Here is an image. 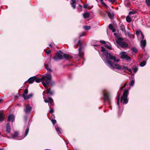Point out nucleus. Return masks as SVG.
Segmentation results:
<instances>
[{"label": "nucleus", "instance_id": "9", "mask_svg": "<svg viewBox=\"0 0 150 150\" xmlns=\"http://www.w3.org/2000/svg\"><path fill=\"white\" fill-rule=\"evenodd\" d=\"M32 110V107L29 104H27L25 105L24 109V111L26 114L29 113Z\"/></svg>", "mask_w": 150, "mask_h": 150}, {"label": "nucleus", "instance_id": "6", "mask_svg": "<svg viewBox=\"0 0 150 150\" xmlns=\"http://www.w3.org/2000/svg\"><path fill=\"white\" fill-rule=\"evenodd\" d=\"M103 94L104 100L109 103L110 100V98L109 96L108 92L107 90L105 89L103 91Z\"/></svg>", "mask_w": 150, "mask_h": 150}, {"label": "nucleus", "instance_id": "41", "mask_svg": "<svg viewBox=\"0 0 150 150\" xmlns=\"http://www.w3.org/2000/svg\"><path fill=\"white\" fill-rule=\"evenodd\" d=\"M105 47L107 49L109 50H111L112 49L110 45H108L107 44H105Z\"/></svg>", "mask_w": 150, "mask_h": 150}, {"label": "nucleus", "instance_id": "28", "mask_svg": "<svg viewBox=\"0 0 150 150\" xmlns=\"http://www.w3.org/2000/svg\"><path fill=\"white\" fill-rule=\"evenodd\" d=\"M133 71H132V74L133 75H134V74L138 70V67H136L134 68H132Z\"/></svg>", "mask_w": 150, "mask_h": 150}, {"label": "nucleus", "instance_id": "37", "mask_svg": "<svg viewBox=\"0 0 150 150\" xmlns=\"http://www.w3.org/2000/svg\"><path fill=\"white\" fill-rule=\"evenodd\" d=\"M42 83L43 84V86L46 88H47L48 86H47V85L48 84H47V83L45 82V81H43L42 82Z\"/></svg>", "mask_w": 150, "mask_h": 150}, {"label": "nucleus", "instance_id": "57", "mask_svg": "<svg viewBox=\"0 0 150 150\" xmlns=\"http://www.w3.org/2000/svg\"><path fill=\"white\" fill-rule=\"evenodd\" d=\"M127 84V83H125L124 84V86H125H125H126Z\"/></svg>", "mask_w": 150, "mask_h": 150}, {"label": "nucleus", "instance_id": "17", "mask_svg": "<svg viewBox=\"0 0 150 150\" xmlns=\"http://www.w3.org/2000/svg\"><path fill=\"white\" fill-rule=\"evenodd\" d=\"M122 68L121 70H124V71H125V70H127L128 71L130 72L131 73H132V71L131 69H129L127 67L123 65H122Z\"/></svg>", "mask_w": 150, "mask_h": 150}, {"label": "nucleus", "instance_id": "25", "mask_svg": "<svg viewBox=\"0 0 150 150\" xmlns=\"http://www.w3.org/2000/svg\"><path fill=\"white\" fill-rule=\"evenodd\" d=\"M109 28L110 29V30H112V32L113 33H114V32H115V29L114 28L112 24H109Z\"/></svg>", "mask_w": 150, "mask_h": 150}, {"label": "nucleus", "instance_id": "40", "mask_svg": "<svg viewBox=\"0 0 150 150\" xmlns=\"http://www.w3.org/2000/svg\"><path fill=\"white\" fill-rule=\"evenodd\" d=\"M83 28L86 30H87L90 29L91 28L90 26H83Z\"/></svg>", "mask_w": 150, "mask_h": 150}, {"label": "nucleus", "instance_id": "14", "mask_svg": "<svg viewBox=\"0 0 150 150\" xmlns=\"http://www.w3.org/2000/svg\"><path fill=\"white\" fill-rule=\"evenodd\" d=\"M144 38H142L140 42V46L142 48H144L145 47L146 41L145 40H144Z\"/></svg>", "mask_w": 150, "mask_h": 150}, {"label": "nucleus", "instance_id": "39", "mask_svg": "<svg viewBox=\"0 0 150 150\" xmlns=\"http://www.w3.org/2000/svg\"><path fill=\"white\" fill-rule=\"evenodd\" d=\"M45 67L46 69L49 71L51 72L52 71V70L48 68V65L47 64H45Z\"/></svg>", "mask_w": 150, "mask_h": 150}, {"label": "nucleus", "instance_id": "44", "mask_svg": "<svg viewBox=\"0 0 150 150\" xmlns=\"http://www.w3.org/2000/svg\"><path fill=\"white\" fill-rule=\"evenodd\" d=\"M51 52V51L50 50H49L47 51V50H46L45 51V52L47 55L49 54Z\"/></svg>", "mask_w": 150, "mask_h": 150}, {"label": "nucleus", "instance_id": "20", "mask_svg": "<svg viewBox=\"0 0 150 150\" xmlns=\"http://www.w3.org/2000/svg\"><path fill=\"white\" fill-rule=\"evenodd\" d=\"M55 129L58 134H61L62 133V130L57 126H56L55 127Z\"/></svg>", "mask_w": 150, "mask_h": 150}, {"label": "nucleus", "instance_id": "23", "mask_svg": "<svg viewBox=\"0 0 150 150\" xmlns=\"http://www.w3.org/2000/svg\"><path fill=\"white\" fill-rule=\"evenodd\" d=\"M4 116L2 112H0V121H3L4 120Z\"/></svg>", "mask_w": 150, "mask_h": 150}, {"label": "nucleus", "instance_id": "62", "mask_svg": "<svg viewBox=\"0 0 150 150\" xmlns=\"http://www.w3.org/2000/svg\"><path fill=\"white\" fill-rule=\"evenodd\" d=\"M94 46H96V45H94Z\"/></svg>", "mask_w": 150, "mask_h": 150}, {"label": "nucleus", "instance_id": "5", "mask_svg": "<svg viewBox=\"0 0 150 150\" xmlns=\"http://www.w3.org/2000/svg\"><path fill=\"white\" fill-rule=\"evenodd\" d=\"M52 79V75L50 74H45L42 77V81H45L47 84H49L50 83Z\"/></svg>", "mask_w": 150, "mask_h": 150}, {"label": "nucleus", "instance_id": "34", "mask_svg": "<svg viewBox=\"0 0 150 150\" xmlns=\"http://www.w3.org/2000/svg\"><path fill=\"white\" fill-rule=\"evenodd\" d=\"M145 2L148 7L150 6V0H145Z\"/></svg>", "mask_w": 150, "mask_h": 150}, {"label": "nucleus", "instance_id": "27", "mask_svg": "<svg viewBox=\"0 0 150 150\" xmlns=\"http://www.w3.org/2000/svg\"><path fill=\"white\" fill-rule=\"evenodd\" d=\"M64 57L66 59L68 60L71 58L67 54H64L63 55V58Z\"/></svg>", "mask_w": 150, "mask_h": 150}, {"label": "nucleus", "instance_id": "10", "mask_svg": "<svg viewBox=\"0 0 150 150\" xmlns=\"http://www.w3.org/2000/svg\"><path fill=\"white\" fill-rule=\"evenodd\" d=\"M18 133L17 132H14V134H13L11 135V136L10 137H8L9 138H11L14 139H19L18 138Z\"/></svg>", "mask_w": 150, "mask_h": 150}, {"label": "nucleus", "instance_id": "45", "mask_svg": "<svg viewBox=\"0 0 150 150\" xmlns=\"http://www.w3.org/2000/svg\"><path fill=\"white\" fill-rule=\"evenodd\" d=\"M100 43H101L102 44H105V45L106 44V42L104 41H103V40H100Z\"/></svg>", "mask_w": 150, "mask_h": 150}, {"label": "nucleus", "instance_id": "42", "mask_svg": "<svg viewBox=\"0 0 150 150\" xmlns=\"http://www.w3.org/2000/svg\"><path fill=\"white\" fill-rule=\"evenodd\" d=\"M134 80H132L131 81V82L130 83V85L131 86H133L134 83Z\"/></svg>", "mask_w": 150, "mask_h": 150}, {"label": "nucleus", "instance_id": "4", "mask_svg": "<svg viewBox=\"0 0 150 150\" xmlns=\"http://www.w3.org/2000/svg\"><path fill=\"white\" fill-rule=\"evenodd\" d=\"M116 43L118 47H121L122 48H126L128 46V44L125 42L123 41V38H117L116 40Z\"/></svg>", "mask_w": 150, "mask_h": 150}, {"label": "nucleus", "instance_id": "47", "mask_svg": "<svg viewBox=\"0 0 150 150\" xmlns=\"http://www.w3.org/2000/svg\"><path fill=\"white\" fill-rule=\"evenodd\" d=\"M28 91L27 89H25L24 91V93L25 94H27L28 93Z\"/></svg>", "mask_w": 150, "mask_h": 150}, {"label": "nucleus", "instance_id": "22", "mask_svg": "<svg viewBox=\"0 0 150 150\" xmlns=\"http://www.w3.org/2000/svg\"><path fill=\"white\" fill-rule=\"evenodd\" d=\"M71 2L70 3V4L71 5V6L74 9H75L76 8V5L74 4L76 3V1L75 0H72Z\"/></svg>", "mask_w": 150, "mask_h": 150}, {"label": "nucleus", "instance_id": "60", "mask_svg": "<svg viewBox=\"0 0 150 150\" xmlns=\"http://www.w3.org/2000/svg\"><path fill=\"white\" fill-rule=\"evenodd\" d=\"M0 150H4V149L3 148H1L0 149Z\"/></svg>", "mask_w": 150, "mask_h": 150}, {"label": "nucleus", "instance_id": "36", "mask_svg": "<svg viewBox=\"0 0 150 150\" xmlns=\"http://www.w3.org/2000/svg\"><path fill=\"white\" fill-rule=\"evenodd\" d=\"M120 94H119L118 95V96L117 97V105L118 106V107H119V101L120 100Z\"/></svg>", "mask_w": 150, "mask_h": 150}, {"label": "nucleus", "instance_id": "53", "mask_svg": "<svg viewBox=\"0 0 150 150\" xmlns=\"http://www.w3.org/2000/svg\"><path fill=\"white\" fill-rule=\"evenodd\" d=\"M85 35V33H83L82 34L80 35V37L84 36Z\"/></svg>", "mask_w": 150, "mask_h": 150}, {"label": "nucleus", "instance_id": "16", "mask_svg": "<svg viewBox=\"0 0 150 150\" xmlns=\"http://www.w3.org/2000/svg\"><path fill=\"white\" fill-rule=\"evenodd\" d=\"M15 120L14 115H10L8 117V121L9 122L11 121L12 122H13Z\"/></svg>", "mask_w": 150, "mask_h": 150}, {"label": "nucleus", "instance_id": "46", "mask_svg": "<svg viewBox=\"0 0 150 150\" xmlns=\"http://www.w3.org/2000/svg\"><path fill=\"white\" fill-rule=\"evenodd\" d=\"M54 112V109L53 108H51L50 109V110L49 111V112L51 113H52Z\"/></svg>", "mask_w": 150, "mask_h": 150}, {"label": "nucleus", "instance_id": "24", "mask_svg": "<svg viewBox=\"0 0 150 150\" xmlns=\"http://www.w3.org/2000/svg\"><path fill=\"white\" fill-rule=\"evenodd\" d=\"M47 93L50 95H52L53 93V92L51 90L50 88H49L47 89Z\"/></svg>", "mask_w": 150, "mask_h": 150}, {"label": "nucleus", "instance_id": "26", "mask_svg": "<svg viewBox=\"0 0 150 150\" xmlns=\"http://www.w3.org/2000/svg\"><path fill=\"white\" fill-rule=\"evenodd\" d=\"M83 16L84 18H87L89 17L90 15L88 13L85 12L83 14Z\"/></svg>", "mask_w": 150, "mask_h": 150}, {"label": "nucleus", "instance_id": "35", "mask_svg": "<svg viewBox=\"0 0 150 150\" xmlns=\"http://www.w3.org/2000/svg\"><path fill=\"white\" fill-rule=\"evenodd\" d=\"M41 80H42V78L40 79H37V78L36 77V79H35V81L37 83H39L40 82Z\"/></svg>", "mask_w": 150, "mask_h": 150}, {"label": "nucleus", "instance_id": "43", "mask_svg": "<svg viewBox=\"0 0 150 150\" xmlns=\"http://www.w3.org/2000/svg\"><path fill=\"white\" fill-rule=\"evenodd\" d=\"M52 124L54 125L56 122V120L54 119H52Z\"/></svg>", "mask_w": 150, "mask_h": 150}, {"label": "nucleus", "instance_id": "19", "mask_svg": "<svg viewBox=\"0 0 150 150\" xmlns=\"http://www.w3.org/2000/svg\"><path fill=\"white\" fill-rule=\"evenodd\" d=\"M120 29L122 31V33L126 35V33L125 29V26L123 25H121L120 26Z\"/></svg>", "mask_w": 150, "mask_h": 150}, {"label": "nucleus", "instance_id": "52", "mask_svg": "<svg viewBox=\"0 0 150 150\" xmlns=\"http://www.w3.org/2000/svg\"><path fill=\"white\" fill-rule=\"evenodd\" d=\"M99 0L101 1V3L102 4L105 5V3L103 2V0Z\"/></svg>", "mask_w": 150, "mask_h": 150}, {"label": "nucleus", "instance_id": "29", "mask_svg": "<svg viewBox=\"0 0 150 150\" xmlns=\"http://www.w3.org/2000/svg\"><path fill=\"white\" fill-rule=\"evenodd\" d=\"M29 129V127L28 126L25 130V136H24V137H26L28 134V132Z\"/></svg>", "mask_w": 150, "mask_h": 150}, {"label": "nucleus", "instance_id": "12", "mask_svg": "<svg viewBox=\"0 0 150 150\" xmlns=\"http://www.w3.org/2000/svg\"><path fill=\"white\" fill-rule=\"evenodd\" d=\"M136 34L138 38H144V36L142 32L140 30H137L136 31Z\"/></svg>", "mask_w": 150, "mask_h": 150}, {"label": "nucleus", "instance_id": "32", "mask_svg": "<svg viewBox=\"0 0 150 150\" xmlns=\"http://www.w3.org/2000/svg\"><path fill=\"white\" fill-rule=\"evenodd\" d=\"M146 62L145 61H144L140 63V66L141 67H143L146 65Z\"/></svg>", "mask_w": 150, "mask_h": 150}, {"label": "nucleus", "instance_id": "30", "mask_svg": "<svg viewBox=\"0 0 150 150\" xmlns=\"http://www.w3.org/2000/svg\"><path fill=\"white\" fill-rule=\"evenodd\" d=\"M101 51L102 52H103V53L105 52H108L107 51H106V50L105 49V48L103 47H101ZM103 57H104V62H105V57H103Z\"/></svg>", "mask_w": 150, "mask_h": 150}, {"label": "nucleus", "instance_id": "11", "mask_svg": "<svg viewBox=\"0 0 150 150\" xmlns=\"http://www.w3.org/2000/svg\"><path fill=\"white\" fill-rule=\"evenodd\" d=\"M107 13L110 18L112 19L113 17L114 14L113 11L111 10H108L107 11Z\"/></svg>", "mask_w": 150, "mask_h": 150}, {"label": "nucleus", "instance_id": "58", "mask_svg": "<svg viewBox=\"0 0 150 150\" xmlns=\"http://www.w3.org/2000/svg\"><path fill=\"white\" fill-rule=\"evenodd\" d=\"M49 46H50V47H52V45H51V44H50L49 45Z\"/></svg>", "mask_w": 150, "mask_h": 150}, {"label": "nucleus", "instance_id": "33", "mask_svg": "<svg viewBox=\"0 0 150 150\" xmlns=\"http://www.w3.org/2000/svg\"><path fill=\"white\" fill-rule=\"evenodd\" d=\"M132 51L135 53H137L138 51L137 48L134 47H133L131 48Z\"/></svg>", "mask_w": 150, "mask_h": 150}, {"label": "nucleus", "instance_id": "18", "mask_svg": "<svg viewBox=\"0 0 150 150\" xmlns=\"http://www.w3.org/2000/svg\"><path fill=\"white\" fill-rule=\"evenodd\" d=\"M22 96L24 98V99L25 100H27L31 98L33 96V94H30L28 96H26L24 94L22 95Z\"/></svg>", "mask_w": 150, "mask_h": 150}, {"label": "nucleus", "instance_id": "7", "mask_svg": "<svg viewBox=\"0 0 150 150\" xmlns=\"http://www.w3.org/2000/svg\"><path fill=\"white\" fill-rule=\"evenodd\" d=\"M53 59L55 61H57L59 60H62L63 59L62 56V52L61 50H59L57 52L56 56L53 57Z\"/></svg>", "mask_w": 150, "mask_h": 150}, {"label": "nucleus", "instance_id": "8", "mask_svg": "<svg viewBox=\"0 0 150 150\" xmlns=\"http://www.w3.org/2000/svg\"><path fill=\"white\" fill-rule=\"evenodd\" d=\"M120 57L123 59H125L127 61H129L130 59V57L128 56L125 52H122L120 54Z\"/></svg>", "mask_w": 150, "mask_h": 150}, {"label": "nucleus", "instance_id": "13", "mask_svg": "<svg viewBox=\"0 0 150 150\" xmlns=\"http://www.w3.org/2000/svg\"><path fill=\"white\" fill-rule=\"evenodd\" d=\"M36 76H33L30 78L28 80V82L30 84L32 83L36 79Z\"/></svg>", "mask_w": 150, "mask_h": 150}, {"label": "nucleus", "instance_id": "48", "mask_svg": "<svg viewBox=\"0 0 150 150\" xmlns=\"http://www.w3.org/2000/svg\"><path fill=\"white\" fill-rule=\"evenodd\" d=\"M145 56H146V57H145L144 58L146 60H147L149 58V56L148 55H146Z\"/></svg>", "mask_w": 150, "mask_h": 150}, {"label": "nucleus", "instance_id": "31", "mask_svg": "<svg viewBox=\"0 0 150 150\" xmlns=\"http://www.w3.org/2000/svg\"><path fill=\"white\" fill-rule=\"evenodd\" d=\"M126 21L128 23H130L131 21V18L128 16H127L126 18Z\"/></svg>", "mask_w": 150, "mask_h": 150}, {"label": "nucleus", "instance_id": "15", "mask_svg": "<svg viewBox=\"0 0 150 150\" xmlns=\"http://www.w3.org/2000/svg\"><path fill=\"white\" fill-rule=\"evenodd\" d=\"M44 101L46 103H48V105L50 106V104L52 103L53 100V99L51 97H49L47 99H45L44 100Z\"/></svg>", "mask_w": 150, "mask_h": 150}, {"label": "nucleus", "instance_id": "3", "mask_svg": "<svg viewBox=\"0 0 150 150\" xmlns=\"http://www.w3.org/2000/svg\"><path fill=\"white\" fill-rule=\"evenodd\" d=\"M128 94V90H125L123 93L122 96L121 97L120 101L123 104H127L128 102L127 96Z\"/></svg>", "mask_w": 150, "mask_h": 150}, {"label": "nucleus", "instance_id": "2", "mask_svg": "<svg viewBox=\"0 0 150 150\" xmlns=\"http://www.w3.org/2000/svg\"><path fill=\"white\" fill-rule=\"evenodd\" d=\"M75 42L77 44V45L79 46V56L81 57L83 55V53L81 51L83 48L82 45H83L84 42L83 40H79L78 41H75Z\"/></svg>", "mask_w": 150, "mask_h": 150}, {"label": "nucleus", "instance_id": "61", "mask_svg": "<svg viewBox=\"0 0 150 150\" xmlns=\"http://www.w3.org/2000/svg\"><path fill=\"white\" fill-rule=\"evenodd\" d=\"M1 101H2V100H1V99H0V102H1Z\"/></svg>", "mask_w": 150, "mask_h": 150}, {"label": "nucleus", "instance_id": "21", "mask_svg": "<svg viewBox=\"0 0 150 150\" xmlns=\"http://www.w3.org/2000/svg\"><path fill=\"white\" fill-rule=\"evenodd\" d=\"M6 131L8 133L10 132L11 129L9 123H7L6 124Z\"/></svg>", "mask_w": 150, "mask_h": 150}, {"label": "nucleus", "instance_id": "1", "mask_svg": "<svg viewBox=\"0 0 150 150\" xmlns=\"http://www.w3.org/2000/svg\"><path fill=\"white\" fill-rule=\"evenodd\" d=\"M103 57H105V63L107 64L112 69H116L118 70H121L122 66L118 64L115 63L118 62L119 60L116 59V57L113 56L112 53H109L108 52H105L103 53Z\"/></svg>", "mask_w": 150, "mask_h": 150}, {"label": "nucleus", "instance_id": "54", "mask_svg": "<svg viewBox=\"0 0 150 150\" xmlns=\"http://www.w3.org/2000/svg\"><path fill=\"white\" fill-rule=\"evenodd\" d=\"M116 0H110V1L112 2V3H113V2H115V1H116Z\"/></svg>", "mask_w": 150, "mask_h": 150}, {"label": "nucleus", "instance_id": "38", "mask_svg": "<svg viewBox=\"0 0 150 150\" xmlns=\"http://www.w3.org/2000/svg\"><path fill=\"white\" fill-rule=\"evenodd\" d=\"M42 83L43 84V86L46 88H47L48 86H47V85L48 84H47V83L45 82V81H43L42 82Z\"/></svg>", "mask_w": 150, "mask_h": 150}, {"label": "nucleus", "instance_id": "55", "mask_svg": "<svg viewBox=\"0 0 150 150\" xmlns=\"http://www.w3.org/2000/svg\"><path fill=\"white\" fill-rule=\"evenodd\" d=\"M125 88V86H122L120 87V89L122 90L123 88Z\"/></svg>", "mask_w": 150, "mask_h": 150}, {"label": "nucleus", "instance_id": "59", "mask_svg": "<svg viewBox=\"0 0 150 150\" xmlns=\"http://www.w3.org/2000/svg\"><path fill=\"white\" fill-rule=\"evenodd\" d=\"M52 103L51 104H50V106H49L50 107V108L51 105H52Z\"/></svg>", "mask_w": 150, "mask_h": 150}, {"label": "nucleus", "instance_id": "51", "mask_svg": "<svg viewBox=\"0 0 150 150\" xmlns=\"http://www.w3.org/2000/svg\"><path fill=\"white\" fill-rule=\"evenodd\" d=\"M134 14V12L133 11H130L129 12V14Z\"/></svg>", "mask_w": 150, "mask_h": 150}, {"label": "nucleus", "instance_id": "56", "mask_svg": "<svg viewBox=\"0 0 150 150\" xmlns=\"http://www.w3.org/2000/svg\"><path fill=\"white\" fill-rule=\"evenodd\" d=\"M127 34L129 36H130V33L129 32H127Z\"/></svg>", "mask_w": 150, "mask_h": 150}, {"label": "nucleus", "instance_id": "50", "mask_svg": "<svg viewBox=\"0 0 150 150\" xmlns=\"http://www.w3.org/2000/svg\"><path fill=\"white\" fill-rule=\"evenodd\" d=\"M88 7V5L87 4H85L84 5L83 7L84 8H86Z\"/></svg>", "mask_w": 150, "mask_h": 150}, {"label": "nucleus", "instance_id": "49", "mask_svg": "<svg viewBox=\"0 0 150 150\" xmlns=\"http://www.w3.org/2000/svg\"><path fill=\"white\" fill-rule=\"evenodd\" d=\"M114 35L115 36L116 38H119L118 37V34L116 33H114Z\"/></svg>", "mask_w": 150, "mask_h": 150}]
</instances>
